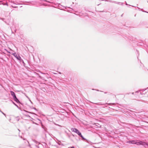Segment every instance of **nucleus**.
<instances>
[{"mask_svg": "<svg viewBox=\"0 0 148 148\" xmlns=\"http://www.w3.org/2000/svg\"><path fill=\"white\" fill-rule=\"evenodd\" d=\"M71 148H74V147H71Z\"/></svg>", "mask_w": 148, "mask_h": 148, "instance_id": "7", "label": "nucleus"}, {"mask_svg": "<svg viewBox=\"0 0 148 148\" xmlns=\"http://www.w3.org/2000/svg\"><path fill=\"white\" fill-rule=\"evenodd\" d=\"M9 53H10V52L9 51H7Z\"/></svg>", "mask_w": 148, "mask_h": 148, "instance_id": "8", "label": "nucleus"}, {"mask_svg": "<svg viewBox=\"0 0 148 148\" xmlns=\"http://www.w3.org/2000/svg\"><path fill=\"white\" fill-rule=\"evenodd\" d=\"M12 54L14 55L17 60H21V57L19 55L16 54V53H13Z\"/></svg>", "mask_w": 148, "mask_h": 148, "instance_id": "2", "label": "nucleus"}, {"mask_svg": "<svg viewBox=\"0 0 148 148\" xmlns=\"http://www.w3.org/2000/svg\"><path fill=\"white\" fill-rule=\"evenodd\" d=\"M11 95L13 96V97H14V96H16L14 93L13 91L10 92Z\"/></svg>", "mask_w": 148, "mask_h": 148, "instance_id": "4", "label": "nucleus"}, {"mask_svg": "<svg viewBox=\"0 0 148 148\" xmlns=\"http://www.w3.org/2000/svg\"><path fill=\"white\" fill-rule=\"evenodd\" d=\"M72 130L73 131V132L77 133L81 137L83 138V136L82 135L81 133L77 129L75 128H73Z\"/></svg>", "mask_w": 148, "mask_h": 148, "instance_id": "1", "label": "nucleus"}, {"mask_svg": "<svg viewBox=\"0 0 148 148\" xmlns=\"http://www.w3.org/2000/svg\"><path fill=\"white\" fill-rule=\"evenodd\" d=\"M13 99L15 101L17 102L18 101V100L16 96H14V97H13Z\"/></svg>", "mask_w": 148, "mask_h": 148, "instance_id": "5", "label": "nucleus"}, {"mask_svg": "<svg viewBox=\"0 0 148 148\" xmlns=\"http://www.w3.org/2000/svg\"><path fill=\"white\" fill-rule=\"evenodd\" d=\"M130 142H131V143L132 144H136V141H134V140H132V141H130Z\"/></svg>", "mask_w": 148, "mask_h": 148, "instance_id": "6", "label": "nucleus"}, {"mask_svg": "<svg viewBox=\"0 0 148 148\" xmlns=\"http://www.w3.org/2000/svg\"><path fill=\"white\" fill-rule=\"evenodd\" d=\"M69 148H71V147H69Z\"/></svg>", "mask_w": 148, "mask_h": 148, "instance_id": "9", "label": "nucleus"}, {"mask_svg": "<svg viewBox=\"0 0 148 148\" xmlns=\"http://www.w3.org/2000/svg\"><path fill=\"white\" fill-rule=\"evenodd\" d=\"M136 144L137 145H145L146 144V143L145 142H143L142 141H136Z\"/></svg>", "mask_w": 148, "mask_h": 148, "instance_id": "3", "label": "nucleus"}]
</instances>
